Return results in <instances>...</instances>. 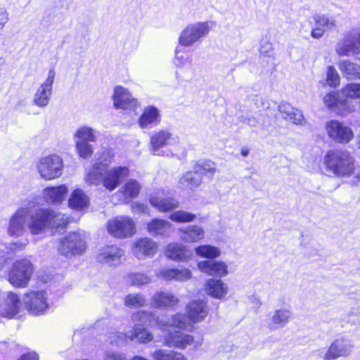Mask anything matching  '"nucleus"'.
Masks as SVG:
<instances>
[{
  "instance_id": "f257e3e1",
  "label": "nucleus",
  "mask_w": 360,
  "mask_h": 360,
  "mask_svg": "<svg viewBox=\"0 0 360 360\" xmlns=\"http://www.w3.org/2000/svg\"><path fill=\"white\" fill-rule=\"evenodd\" d=\"M27 220V229L32 235L43 233L47 229L60 232L68 224L67 216L50 208H38L34 211L30 209Z\"/></svg>"
},
{
  "instance_id": "f03ea898",
  "label": "nucleus",
  "mask_w": 360,
  "mask_h": 360,
  "mask_svg": "<svg viewBox=\"0 0 360 360\" xmlns=\"http://www.w3.org/2000/svg\"><path fill=\"white\" fill-rule=\"evenodd\" d=\"M97 167L98 166H96L94 169L89 170L84 181L88 185L102 184L109 191H114L129 174V170L127 167L118 166L108 170H98Z\"/></svg>"
},
{
  "instance_id": "7ed1b4c3",
  "label": "nucleus",
  "mask_w": 360,
  "mask_h": 360,
  "mask_svg": "<svg viewBox=\"0 0 360 360\" xmlns=\"http://www.w3.org/2000/svg\"><path fill=\"white\" fill-rule=\"evenodd\" d=\"M328 170L338 176L348 177L354 174L355 160L345 150H330L323 158Z\"/></svg>"
},
{
  "instance_id": "20e7f679",
  "label": "nucleus",
  "mask_w": 360,
  "mask_h": 360,
  "mask_svg": "<svg viewBox=\"0 0 360 360\" xmlns=\"http://www.w3.org/2000/svg\"><path fill=\"white\" fill-rule=\"evenodd\" d=\"M34 272L32 262L27 259L16 260L8 272L9 283L16 288H26Z\"/></svg>"
},
{
  "instance_id": "39448f33",
  "label": "nucleus",
  "mask_w": 360,
  "mask_h": 360,
  "mask_svg": "<svg viewBox=\"0 0 360 360\" xmlns=\"http://www.w3.org/2000/svg\"><path fill=\"white\" fill-rule=\"evenodd\" d=\"M37 170L44 180L49 181L57 179L63 174V160L56 154L43 157L37 164Z\"/></svg>"
},
{
  "instance_id": "423d86ee",
  "label": "nucleus",
  "mask_w": 360,
  "mask_h": 360,
  "mask_svg": "<svg viewBox=\"0 0 360 360\" xmlns=\"http://www.w3.org/2000/svg\"><path fill=\"white\" fill-rule=\"evenodd\" d=\"M207 22H198L188 25L181 32L179 43L184 46H190L206 37L210 32Z\"/></svg>"
},
{
  "instance_id": "0eeeda50",
  "label": "nucleus",
  "mask_w": 360,
  "mask_h": 360,
  "mask_svg": "<svg viewBox=\"0 0 360 360\" xmlns=\"http://www.w3.org/2000/svg\"><path fill=\"white\" fill-rule=\"evenodd\" d=\"M85 249V241L76 232L70 233L61 239L58 247V252L65 257L82 255Z\"/></svg>"
},
{
  "instance_id": "6e6552de",
  "label": "nucleus",
  "mask_w": 360,
  "mask_h": 360,
  "mask_svg": "<svg viewBox=\"0 0 360 360\" xmlns=\"http://www.w3.org/2000/svg\"><path fill=\"white\" fill-rule=\"evenodd\" d=\"M23 303L32 314H44L49 309L48 295L44 290H32L24 295Z\"/></svg>"
},
{
  "instance_id": "1a4fd4ad",
  "label": "nucleus",
  "mask_w": 360,
  "mask_h": 360,
  "mask_svg": "<svg viewBox=\"0 0 360 360\" xmlns=\"http://www.w3.org/2000/svg\"><path fill=\"white\" fill-rule=\"evenodd\" d=\"M30 207L18 208L10 217L6 232L10 237L18 238L26 232Z\"/></svg>"
},
{
  "instance_id": "9d476101",
  "label": "nucleus",
  "mask_w": 360,
  "mask_h": 360,
  "mask_svg": "<svg viewBox=\"0 0 360 360\" xmlns=\"http://www.w3.org/2000/svg\"><path fill=\"white\" fill-rule=\"evenodd\" d=\"M108 231L110 235L118 238H128L136 232L133 220L129 217H117L108 223Z\"/></svg>"
},
{
  "instance_id": "9b49d317",
  "label": "nucleus",
  "mask_w": 360,
  "mask_h": 360,
  "mask_svg": "<svg viewBox=\"0 0 360 360\" xmlns=\"http://www.w3.org/2000/svg\"><path fill=\"white\" fill-rule=\"evenodd\" d=\"M336 53L340 56H354L360 53V31L352 30L345 39L340 41L335 47Z\"/></svg>"
},
{
  "instance_id": "f8f14e48",
  "label": "nucleus",
  "mask_w": 360,
  "mask_h": 360,
  "mask_svg": "<svg viewBox=\"0 0 360 360\" xmlns=\"http://www.w3.org/2000/svg\"><path fill=\"white\" fill-rule=\"evenodd\" d=\"M353 347L354 345L351 340L340 337L331 343L323 359L324 360H333L339 357L348 356L351 354Z\"/></svg>"
},
{
  "instance_id": "ddd939ff",
  "label": "nucleus",
  "mask_w": 360,
  "mask_h": 360,
  "mask_svg": "<svg viewBox=\"0 0 360 360\" xmlns=\"http://www.w3.org/2000/svg\"><path fill=\"white\" fill-rule=\"evenodd\" d=\"M56 72L51 69L49 71L45 82L40 85L34 95L33 103L39 108H45L49 103L52 95V86Z\"/></svg>"
},
{
  "instance_id": "4468645a",
  "label": "nucleus",
  "mask_w": 360,
  "mask_h": 360,
  "mask_svg": "<svg viewBox=\"0 0 360 360\" xmlns=\"http://www.w3.org/2000/svg\"><path fill=\"white\" fill-rule=\"evenodd\" d=\"M326 129L328 136L340 143H349L354 136L350 127L337 120H331L326 124Z\"/></svg>"
},
{
  "instance_id": "2eb2a0df",
  "label": "nucleus",
  "mask_w": 360,
  "mask_h": 360,
  "mask_svg": "<svg viewBox=\"0 0 360 360\" xmlns=\"http://www.w3.org/2000/svg\"><path fill=\"white\" fill-rule=\"evenodd\" d=\"M163 342L169 347L185 349L195 343L194 337L181 331L168 330L163 335Z\"/></svg>"
},
{
  "instance_id": "dca6fc26",
  "label": "nucleus",
  "mask_w": 360,
  "mask_h": 360,
  "mask_svg": "<svg viewBox=\"0 0 360 360\" xmlns=\"http://www.w3.org/2000/svg\"><path fill=\"white\" fill-rule=\"evenodd\" d=\"M131 320L136 325L143 324L153 326L157 324L160 328L171 327V319L166 316H157L155 314L146 311H139L132 315Z\"/></svg>"
},
{
  "instance_id": "f3484780",
  "label": "nucleus",
  "mask_w": 360,
  "mask_h": 360,
  "mask_svg": "<svg viewBox=\"0 0 360 360\" xmlns=\"http://www.w3.org/2000/svg\"><path fill=\"white\" fill-rule=\"evenodd\" d=\"M124 250L115 245H107L99 250L97 261L109 266H117L120 264Z\"/></svg>"
},
{
  "instance_id": "a211bd4d",
  "label": "nucleus",
  "mask_w": 360,
  "mask_h": 360,
  "mask_svg": "<svg viewBox=\"0 0 360 360\" xmlns=\"http://www.w3.org/2000/svg\"><path fill=\"white\" fill-rule=\"evenodd\" d=\"M114 106L117 109L134 110L138 105L137 100L134 98L127 89L122 86H116L113 94Z\"/></svg>"
},
{
  "instance_id": "6ab92c4d",
  "label": "nucleus",
  "mask_w": 360,
  "mask_h": 360,
  "mask_svg": "<svg viewBox=\"0 0 360 360\" xmlns=\"http://www.w3.org/2000/svg\"><path fill=\"white\" fill-rule=\"evenodd\" d=\"M158 250V244L150 238H143L136 240L132 248V253L139 259L153 257Z\"/></svg>"
},
{
  "instance_id": "aec40b11",
  "label": "nucleus",
  "mask_w": 360,
  "mask_h": 360,
  "mask_svg": "<svg viewBox=\"0 0 360 360\" xmlns=\"http://www.w3.org/2000/svg\"><path fill=\"white\" fill-rule=\"evenodd\" d=\"M290 310L285 308L276 309L269 314L266 319L267 327L270 330L283 328L292 319Z\"/></svg>"
},
{
  "instance_id": "412c9836",
  "label": "nucleus",
  "mask_w": 360,
  "mask_h": 360,
  "mask_svg": "<svg viewBox=\"0 0 360 360\" xmlns=\"http://www.w3.org/2000/svg\"><path fill=\"white\" fill-rule=\"evenodd\" d=\"M176 139L173 135L168 131L162 130L153 135L150 138L151 150L155 155H162V151L160 150L164 146L173 144Z\"/></svg>"
},
{
  "instance_id": "4be33fe9",
  "label": "nucleus",
  "mask_w": 360,
  "mask_h": 360,
  "mask_svg": "<svg viewBox=\"0 0 360 360\" xmlns=\"http://www.w3.org/2000/svg\"><path fill=\"white\" fill-rule=\"evenodd\" d=\"M198 267L200 271L208 274L210 276L223 277L228 274L226 264L221 261H200L198 263Z\"/></svg>"
},
{
  "instance_id": "5701e85b",
  "label": "nucleus",
  "mask_w": 360,
  "mask_h": 360,
  "mask_svg": "<svg viewBox=\"0 0 360 360\" xmlns=\"http://www.w3.org/2000/svg\"><path fill=\"white\" fill-rule=\"evenodd\" d=\"M150 202L152 206L162 212H169L179 207V202L172 197L165 196L162 193L151 195Z\"/></svg>"
},
{
  "instance_id": "b1692460",
  "label": "nucleus",
  "mask_w": 360,
  "mask_h": 360,
  "mask_svg": "<svg viewBox=\"0 0 360 360\" xmlns=\"http://www.w3.org/2000/svg\"><path fill=\"white\" fill-rule=\"evenodd\" d=\"M186 312L190 321L196 323L205 319L208 314V309L205 302L195 300L187 305Z\"/></svg>"
},
{
  "instance_id": "393cba45",
  "label": "nucleus",
  "mask_w": 360,
  "mask_h": 360,
  "mask_svg": "<svg viewBox=\"0 0 360 360\" xmlns=\"http://www.w3.org/2000/svg\"><path fill=\"white\" fill-rule=\"evenodd\" d=\"M166 256L178 262H186L191 259L193 252L179 243H170L165 250Z\"/></svg>"
},
{
  "instance_id": "a878e982",
  "label": "nucleus",
  "mask_w": 360,
  "mask_h": 360,
  "mask_svg": "<svg viewBox=\"0 0 360 360\" xmlns=\"http://www.w3.org/2000/svg\"><path fill=\"white\" fill-rule=\"evenodd\" d=\"M68 189L65 185L48 187L43 191L44 200L49 204H59L68 194Z\"/></svg>"
},
{
  "instance_id": "bb28decb",
  "label": "nucleus",
  "mask_w": 360,
  "mask_h": 360,
  "mask_svg": "<svg viewBox=\"0 0 360 360\" xmlns=\"http://www.w3.org/2000/svg\"><path fill=\"white\" fill-rule=\"evenodd\" d=\"M179 300L177 297L168 292H157L153 297V305L159 309L173 308L176 307Z\"/></svg>"
},
{
  "instance_id": "cd10ccee",
  "label": "nucleus",
  "mask_w": 360,
  "mask_h": 360,
  "mask_svg": "<svg viewBox=\"0 0 360 360\" xmlns=\"http://www.w3.org/2000/svg\"><path fill=\"white\" fill-rule=\"evenodd\" d=\"M160 122V115L157 108L148 106L145 108L139 120V125L141 128L150 127Z\"/></svg>"
},
{
  "instance_id": "c85d7f7f",
  "label": "nucleus",
  "mask_w": 360,
  "mask_h": 360,
  "mask_svg": "<svg viewBox=\"0 0 360 360\" xmlns=\"http://www.w3.org/2000/svg\"><path fill=\"white\" fill-rule=\"evenodd\" d=\"M205 291L214 298L221 299L227 294L228 287L220 279L210 278L206 282Z\"/></svg>"
},
{
  "instance_id": "c756f323",
  "label": "nucleus",
  "mask_w": 360,
  "mask_h": 360,
  "mask_svg": "<svg viewBox=\"0 0 360 360\" xmlns=\"http://www.w3.org/2000/svg\"><path fill=\"white\" fill-rule=\"evenodd\" d=\"M158 275L167 281H185L191 278L192 274L188 269H162Z\"/></svg>"
},
{
  "instance_id": "7c9ffc66",
  "label": "nucleus",
  "mask_w": 360,
  "mask_h": 360,
  "mask_svg": "<svg viewBox=\"0 0 360 360\" xmlns=\"http://www.w3.org/2000/svg\"><path fill=\"white\" fill-rule=\"evenodd\" d=\"M89 198L82 189H75L68 200L69 207L75 210L82 211L88 207Z\"/></svg>"
},
{
  "instance_id": "2f4dec72",
  "label": "nucleus",
  "mask_w": 360,
  "mask_h": 360,
  "mask_svg": "<svg viewBox=\"0 0 360 360\" xmlns=\"http://www.w3.org/2000/svg\"><path fill=\"white\" fill-rule=\"evenodd\" d=\"M278 110L283 119L288 120L294 124H301L304 120V116L302 112L298 109L294 108L288 103H281L278 105Z\"/></svg>"
},
{
  "instance_id": "473e14b6",
  "label": "nucleus",
  "mask_w": 360,
  "mask_h": 360,
  "mask_svg": "<svg viewBox=\"0 0 360 360\" xmlns=\"http://www.w3.org/2000/svg\"><path fill=\"white\" fill-rule=\"evenodd\" d=\"M172 224L164 219H153L147 225L148 233L153 236H167L171 229Z\"/></svg>"
},
{
  "instance_id": "72a5a7b5",
  "label": "nucleus",
  "mask_w": 360,
  "mask_h": 360,
  "mask_svg": "<svg viewBox=\"0 0 360 360\" xmlns=\"http://www.w3.org/2000/svg\"><path fill=\"white\" fill-rule=\"evenodd\" d=\"M180 238L186 243H195L204 237V230L202 227L193 225L185 229H179Z\"/></svg>"
},
{
  "instance_id": "f704fd0d",
  "label": "nucleus",
  "mask_w": 360,
  "mask_h": 360,
  "mask_svg": "<svg viewBox=\"0 0 360 360\" xmlns=\"http://www.w3.org/2000/svg\"><path fill=\"white\" fill-rule=\"evenodd\" d=\"M339 68L344 77L347 79H360V66L349 60H342Z\"/></svg>"
},
{
  "instance_id": "c9c22d12",
  "label": "nucleus",
  "mask_w": 360,
  "mask_h": 360,
  "mask_svg": "<svg viewBox=\"0 0 360 360\" xmlns=\"http://www.w3.org/2000/svg\"><path fill=\"white\" fill-rule=\"evenodd\" d=\"M202 183V176L193 169V171L187 172L179 180V187L181 188H194L198 187Z\"/></svg>"
},
{
  "instance_id": "e433bc0d",
  "label": "nucleus",
  "mask_w": 360,
  "mask_h": 360,
  "mask_svg": "<svg viewBox=\"0 0 360 360\" xmlns=\"http://www.w3.org/2000/svg\"><path fill=\"white\" fill-rule=\"evenodd\" d=\"M152 357L154 360H188L183 354L167 349L155 350Z\"/></svg>"
},
{
  "instance_id": "4c0bfd02",
  "label": "nucleus",
  "mask_w": 360,
  "mask_h": 360,
  "mask_svg": "<svg viewBox=\"0 0 360 360\" xmlns=\"http://www.w3.org/2000/svg\"><path fill=\"white\" fill-rule=\"evenodd\" d=\"M193 167L201 176H205L211 179L217 171L216 164L211 160L198 161Z\"/></svg>"
},
{
  "instance_id": "58836bf2",
  "label": "nucleus",
  "mask_w": 360,
  "mask_h": 360,
  "mask_svg": "<svg viewBox=\"0 0 360 360\" xmlns=\"http://www.w3.org/2000/svg\"><path fill=\"white\" fill-rule=\"evenodd\" d=\"M74 138L75 141L91 143H95L97 139L95 131L92 128L86 126L79 128L76 131Z\"/></svg>"
},
{
  "instance_id": "ea45409f",
  "label": "nucleus",
  "mask_w": 360,
  "mask_h": 360,
  "mask_svg": "<svg viewBox=\"0 0 360 360\" xmlns=\"http://www.w3.org/2000/svg\"><path fill=\"white\" fill-rule=\"evenodd\" d=\"M134 327L133 331H131V334H127V337L131 340H133L134 338H136L139 342L143 343H146L153 340L152 333L147 331L144 328L140 326H144L143 324H137L136 325L134 323Z\"/></svg>"
},
{
  "instance_id": "a19ab883",
  "label": "nucleus",
  "mask_w": 360,
  "mask_h": 360,
  "mask_svg": "<svg viewBox=\"0 0 360 360\" xmlns=\"http://www.w3.org/2000/svg\"><path fill=\"white\" fill-rule=\"evenodd\" d=\"M195 252L197 255L207 259H214L221 255L218 248L209 245H200L195 248Z\"/></svg>"
},
{
  "instance_id": "79ce46f5",
  "label": "nucleus",
  "mask_w": 360,
  "mask_h": 360,
  "mask_svg": "<svg viewBox=\"0 0 360 360\" xmlns=\"http://www.w3.org/2000/svg\"><path fill=\"white\" fill-rule=\"evenodd\" d=\"M113 156L114 154L111 150H103L97 158V162L92 165L90 169H94L96 166H98V170L104 169L112 162Z\"/></svg>"
},
{
  "instance_id": "37998d69",
  "label": "nucleus",
  "mask_w": 360,
  "mask_h": 360,
  "mask_svg": "<svg viewBox=\"0 0 360 360\" xmlns=\"http://www.w3.org/2000/svg\"><path fill=\"white\" fill-rule=\"evenodd\" d=\"M141 189L140 184L134 179L127 181L120 189L123 195L127 198H136Z\"/></svg>"
},
{
  "instance_id": "c03bdc74",
  "label": "nucleus",
  "mask_w": 360,
  "mask_h": 360,
  "mask_svg": "<svg viewBox=\"0 0 360 360\" xmlns=\"http://www.w3.org/2000/svg\"><path fill=\"white\" fill-rule=\"evenodd\" d=\"M146 300L145 297L139 293L129 294L124 299V304L129 308H139L145 306Z\"/></svg>"
},
{
  "instance_id": "a18cd8bd",
  "label": "nucleus",
  "mask_w": 360,
  "mask_h": 360,
  "mask_svg": "<svg viewBox=\"0 0 360 360\" xmlns=\"http://www.w3.org/2000/svg\"><path fill=\"white\" fill-rule=\"evenodd\" d=\"M190 320L186 314L178 313L171 318V327L180 330H186L191 327Z\"/></svg>"
},
{
  "instance_id": "49530a36",
  "label": "nucleus",
  "mask_w": 360,
  "mask_h": 360,
  "mask_svg": "<svg viewBox=\"0 0 360 360\" xmlns=\"http://www.w3.org/2000/svg\"><path fill=\"white\" fill-rule=\"evenodd\" d=\"M76 150L79 157L88 159L91 157L94 153V147L91 142L75 141Z\"/></svg>"
},
{
  "instance_id": "de8ad7c7",
  "label": "nucleus",
  "mask_w": 360,
  "mask_h": 360,
  "mask_svg": "<svg viewBox=\"0 0 360 360\" xmlns=\"http://www.w3.org/2000/svg\"><path fill=\"white\" fill-rule=\"evenodd\" d=\"M127 282L132 285L141 286L150 283L151 282V278L143 274L133 273L128 276Z\"/></svg>"
},
{
  "instance_id": "09e8293b",
  "label": "nucleus",
  "mask_w": 360,
  "mask_h": 360,
  "mask_svg": "<svg viewBox=\"0 0 360 360\" xmlns=\"http://www.w3.org/2000/svg\"><path fill=\"white\" fill-rule=\"evenodd\" d=\"M169 219L175 222L186 223L193 221L195 219V215L186 211L179 210L172 213Z\"/></svg>"
},
{
  "instance_id": "8fccbe9b",
  "label": "nucleus",
  "mask_w": 360,
  "mask_h": 360,
  "mask_svg": "<svg viewBox=\"0 0 360 360\" xmlns=\"http://www.w3.org/2000/svg\"><path fill=\"white\" fill-rule=\"evenodd\" d=\"M346 98H358L360 97V84L350 83L347 84L341 91Z\"/></svg>"
},
{
  "instance_id": "3c124183",
  "label": "nucleus",
  "mask_w": 360,
  "mask_h": 360,
  "mask_svg": "<svg viewBox=\"0 0 360 360\" xmlns=\"http://www.w3.org/2000/svg\"><path fill=\"white\" fill-rule=\"evenodd\" d=\"M27 243V240L11 243L9 244V246H5V252L6 255H11V259H12L15 257L17 252L21 251L25 248Z\"/></svg>"
},
{
  "instance_id": "603ef678",
  "label": "nucleus",
  "mask_w": 360,
  "mask_h": 360,
  "mask_svg": "<svg viewBox=\"0 0 360 360\" xmlns=\"http://www.w3.org/2000/svg\"><path fill=\"white\" fill-rule=\"evenodd\" d=\"M326 82L330 86L335 87L340 84V76L333 66H328L326 71Z\"/></svg>"
},
{
  "instance_id": "864d4df0",
  "label": "nucleus",
  "mask_w": 360,
  "mask_h": 360,
  "mask_svg": "<svg viewBox=\"0 0 360 360\" xmlns=\"http://www.w3.org/2000/svg\"><path fill=\"white\" fill-rule=\"evenodd\" d=\"M314 19L316 25L323 29L331 30L336 26L335 20L325 16L317 15Z\"/></svg>"
},
{
  "instance_id": "5fc2aeb1",
  "label": "nucleus",
  "mask_w": 360,
  "mask_h": 360,
  "mask_svg": "<svg viewBox=\"0 0 360 360\" xmlns=\"http://www.w3.org/2000/svg\"><path fill=\"white\" fill-rule=\"evenodd\" d=\"M324 103L329 108H333L335 107H338V104L340 103V101L335 96V94L329 93L324 96L323 98Z\"/></svg>"
},
{
  "instance_id": "6e6d98bb",
  "label": "nucleus",
  "mask_w": 360,
  "mask_h": 360,
  "mask_svg": "<svg viewBox=\"0 0 360 360\" xmlns=\"http://www.w3.org/2000/svg\"><path fill=\"white\" fill-rule=\"evenodd\" d=\"M11 255H6L5 245L0 242V271L2 270L8 260H11Z\"/></svg>"
},
{
  "instance_id": "4d7b16f0",
  "label": "nucleus",
  "mask_w": 360,
  "mask_h": 360,
  "mask_svg": "<svg viewBox=\"0 0 360 360\" xmlns=\"http://www.w3.org/2000/svg\"><path fill=\"white\" fill-rule=\"evenodd\" d=\"M272 53V44L269 41L264 42L260 47V54L266 57H271Z\"/></svg>"
},
{
  "instance_id": "13d9d810",
  "label": "nucleus",
  "mask_w": 360,
  "mask_h": 360,
  "mask_svg": "<svg viewBox=\"0 0 360 360\" xmlns=\"http://www.w3.org/2000/svg\"><path fill=\"white\" fill-rule=\"evenodd\" d=\"M131 207L132 212L134 213H146L148 210L147 205L139 202H133Z\"/></svg>"
},
{
  "instance_id": "bf43d9fd",
  "label": "nucleus",
  "mask_w": 360,
  "mask_h": 360,
  "mask_svg": "<svg viewBox=\"0 0 360 360\" xmlns=\"http://www.w3.org/2000/svg\"><path fill=\"white\" fill-rule=\"evenodd\" d=\"M105 360H127L123 354L109 352L106 353Z\"/></svg>"
},
{
  "instance_id": "052dcab7",
  "label": "nucleus",
  "mask_w": 360,
  "mask_h": 360,
  "mask_svg": "<svg viewBox=\"0 0 360 360\" xmlns=\"http://www.w3.org/2000/svg\"><path fill=\"white\" fill-rule=\"evenodd\" d=\"M8 13L4 8H0V29H2L8 21Z\"/></svg>"
},
{
  "instance_id": "680f3d73",
  "label": "nucleus",
  "mask_w": 360,
  "mask_h": 360,
  "mask_svg": "<svg viewBox=\"0 0 360 360\" xmlns=\"http://www.w3.org/2000/svg\"><path fill=\"white\" fill-rule=\"evenodd\" d=\"M324 30L323 28L316 26V28L312 30L311 35L313 38L319 39L323 36Z\"/></svg>"
},
{
  "instance_id": "e2e57ef3",
  "label": "nucleus",
  "mask_w": 360,
  "mask_h": 360,
  "mask_svg": "<svg viewBox=\"0 0 360 360\" xmlns=\"http://www.w3.org/2000/svg\"><path fill=\"white\" fill-rule=\"evenodd\" d=\"M38 355L35 352H30L23 354L18 360H38Z\"/></svg>"
},
{
  "instance_id": "0e129e2a",
  "label": "nucleus",
  "mask_w": 360,
  "mask_h": 360,
  "mask_svg": "<svg viewBox=\"0 0 360 360\" xmlns=\"http://www.w3.org/2000/svg\"><path fill=\"white\" fill-rule=\"evenodd\" d=\"M243 122L248 124L250 127H256L257 124V121L255 117H245L243 120Z\"/></svg>"
},
{
  "instance_id": "69168bd1",
  "label": "nucleus",
  "mask_w": 360,
  "mask_h": 360,
  "mask_svg": "<svg viewBox=\"0 0 360 360\" xmlns=\"http://www.w3.org/2000/svg\"><path fill=\"white\" fill-rule=\"evenodd\" d=\"M240 153L243 157H246L249 154V150L248 148H243L241 149Z\"/></svg>"
},
{
  "instance_id": "338daca9",
  "label": "nucleus",
  "mask_w": 360,
  "mask_h": 360,
  "mask_svg": "<svg viewBox=\"0 0 360 360\" xmlns=\"http://www.w3.org/2000/svg\"><path fill=\"white\" fill-rule=\"evenodd\" d=\"M357 146L360 148V136L357 138Z\"/></svg>"
},
{
  "instance_id": "774afa93",
  "label": "nucleus",
  "mask_w": 360,
  "mask_h": 360,
  "mask_svg": "<svg viewBox=\"0 0 360 360\" xmlns=\"http://www.w3.org/2000/svg\"><path fill=\"white\" fill-rule=\"evenodd\" d=\"M356 177L359 180H360V171H359V172H358V173H357V174H356Z\"/></svg>"
}]
</instances>
